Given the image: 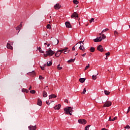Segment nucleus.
Returning <instances> with one entry per match:
<instances>
[{"mask_svg": "<svg viewBox=\"0 0 130 130\" xmlns=\"http://www.w3.org/2000/svg\"><path fill=\"white\" fill-rule=\"evenodd\" d=\"M73 107H69L67 108H64V113L66 114H70V115H72V113H73Z\"/></svg>", "mask_w": 130, "mask_h": 130, "instance_id": "nucleus-2", "label": "nucleus"}, {"mask_svg": "<svg viewBox=\"0 0 130 130\" xmlns=\"http://www.w3.org/2000/svg\"><path fill=\"white\" fill-rule=\"evenodd\" d=\"M7 48H8V49H11V50H13V46L11 45V44H10V43H7Z\"/></svg>", "mask_w": 130, "mask_h": 130, "instance_id": "nucleus-14", "label": "nucleus"}, {"mask_svg": "<svg viewBox=\"0 0 130 130\" xmlns=\"http://www.w3.org/2000/svg\"><path fill=\"white\" fill-rule=\"evenodd\" d=\"M89 67H90V64H88V65L86 66V67L85 68V71H86V70H88V69H89Z\"/></svg>", "mask_w": 130, "mask_h": 130, "instance_id": "nucleus-34", "label": "nucleus"}, {"mask_svg": "<svg viewBox=\"0 0 130 130\" xmlns=\"http://www.w3.org/2000/svg\"><path fill=\"white\" fill-rule=\"evenodd\" d=\"M46 53L44 54V56L45 57H47V56H52L53 54H54L55 52L54 51H52L51 49H49L47 51H46Z\"/></svg>", "mask_w": 130, "mask_h": 130, "instance_id": "nucleus-3", "label": "nucleus"}, {"mask_svg": "<svg viewBox=\"0 0 130 130\" xmlns=\"http://www.w3.org/2000/svg\"><path fill=\"white\" fill-rule=\"evenodd\" d=\"M90 125H88L87 126H86L85 127V130H89V128L90 127Z\"/></svg>", "mask_w": 130, "mask_h": 130, "instance_id": "nucleus-36", "label": "nucleus"}, {"mask_svg": "<svg viewBox=\"0 0 130 130\" xmlns=\"http://www.w3.org/2000/svg\"><path fill=\"white\" fill-rule=\"evenodd\" d=\"M78 17H79V15L76 12L73 13L72 14V15H71L72 19H73L74 18H78Z\"/></svg>", "mask_w": 130, "mask_h": 130, "instance_id": "nucleus-7", "label": "nucleus"}, {"mask_svg": "<svg viewBox=\"0 0 130 130\" xmlns=\"http://www.w3.org/2000/svg\"><path fill=\"white\" fill-rule=\"evenodd\" d=\"M104 93L105 95H109V94H110V92L108 90H104Z\"/></svg>", "mask_w": 130, "mask_h": 130, "instance_id": "nucleus-24", "label": "nucleus"}, {"mask_svg": "<svg viewBox=\"0 0 130 130\" xmlns=\"http://www.w3.org/2000/svg\"><path fill=\"white\" fill-rule=\"evenodd\" d=\"M79 43H82V44H84V43L82 41L79 42Z\"/></svg>", "mask_w": 130, "mask_h": 130, "instance_id": "nucleus-52", "label": "nucleus"}, {"mask_svg": "<svg viewBox=\"0 0 130 130\" xmlns=\"http://www.w3.org/2000/svg\"><path fill=\"white\" fill-rule=\"evenodd\" d=\"M68 100H65V102H67V103H68Z\"/></svg>", "mask_w": 130, "mask_h": 130, "instance_id": "nucleus-56", "label": "nucleus"}, {"mask_svg": "<svg viewBox=\"0 0 130 130\" xmlns=\"http://www.w3.org/2000/svg\"><path fill=\"white\" fill-rule=\"evenodd\" d=\"M86 93V88H85L84 89H83V91H82V94H85Z\"/></svg>", "mask_w": 130, "mask_h": 130, "instance_id": "nucleus-39", "label": "nucleus"}, {"mask_svg": "<svg viewBox=\"0 0 130 130\" xmlns=\"http://www.w3.org/2000/svg\"><path fill=\"white\" fill-rule=\"evenodd\" d=\"M69 52H70V50H69V48H68V47H66L64 49L58 50L57 52L55 54V56H56V57H59V55H60L61 53L67 54V53H69Z\"/></svg>", "mask_w": 130, "mask_h": 130, "instance_id": "nucleus-1", "label": "nucleus"}, {"mask_svg": "<svg viewBox=\"0 0 130 130\" xmlns=\"http://www.w3.org/2000/svg\"><path fill=\"white\" fill-rule=\"evenodd\" d=\"M129 111H130V107H129L128 108L127 111V113H128V112H129Z\"/></svg>", "mask_w": 130, "mask_h": 130, "instance_id": "nucleus-47", "label": "nucleus"}, {"mask_svg": "<svg viewBox=\"0 0 130 130\" xmlns=\"http://www.w3.org/2000/svg\"><path fill=\"white\" fill-rule=\"evenodd\" d=\"M38 105L39 106H41L42 105V101H41V100L39 99L38 100Z\"/></svg>", "mask_w": 130, "mask_h": 130, "instance_id": "nucleus-18", "label": "nucleus"}, {"mask_svg": "<svg viewBox=\"0 0 130 130\" xmlns=\"http://www.w3.org/2000/svg\"><path fill=\"white\" fill-rule=\"evenodd\" d=\"M108 30H109V29L107 28H105V29L102 30V33H104L105 32H107V31H108Z\"/></svg>", "mask_w": 130, "mask_h": 130, "instance_id": "nucleus-31", "label": "nucleus"}, {"mask_svg": "<svg viewBox=\"0 0 130 130\" xmlns=\"http://www.w3.org/2000/svg\"><path fill=\"white\" fill-rule=\"evenodd\" d=\"M49 99H52L53 98H56V95L55 94H51L49 96Z\"/></svg>", "mask_w": 130, "mask_h": 130, "instance_id": "nucleus-17", "label": "nucleus"}, {"mask_svg": "<svg viewBox=\"0 0 130 130\" xmlns=\"http://www.w3.org/2000/svg\"><path fill=\"white\" fill-rule=\"evenodd\" d=\"M117 119V117H115L113 119H112V121H114V120H116V119Z\"/></svg>", "mask_w": 130, "mask_h": 130, "instance_id": "nucleus-42", "label": "nucleus"}, {"mask_svg": "<svg viewBox=\"0 0 130 130\" xmlns=\"http://www.w3.org/2000/svg\"><path fill=\"white\" fill-rule=\"evenodd\" d=\"M92 80H94V81H95V80H96V79H97V75H92Z\"/></svg>", "mask_w": 130, "mask_h": 130, "instance_id": "nucleus-25", "label": "nucleus"}, {"mask_svg": "<svg viewBox=\"0 0 130 130\" xmlns=\"http://www.w3.org/2000/svg\"><path fill=\"white\" fill-rule=\"evenodd\" d=\"M29 92L31 94H35V93H36V91L35 90H30Z\"/></svg>", "mask_w": 130, "mask_h": 130, "instance_id": "nucleus-33", "label": "nucleus"}, {"mask_svg": "<svg viewBox=\"0 0 130 130\" xmlns=\"http://www.w3.org/2000/svg\"><path fill=\"white\" fill-rule=\"evenodd\" d=\"M60 107H61V105L59 104L54 107V109H55V110H59L60 109Z\"/></svg>", "mask_w": 130, "mask_h": 130, "instance_id": "nucleus-8", "label": "nucleus"}, {"mask_svg": "<svg viewBox=\"0 0 130 130\" xmlns=\"http://www.w3.org/2000/svg\"><path fill=\"white\" fill-rule=\"evenodd\" d=\"M85 81H86L85 78H80V79H79V82H80V83H84V82H85Z\"/></svg>", "mask_w": 130, "mask_h": 130, "instance_id": "nucleus-20", "label": "nucleus"}, {"mask_svg": "<svg viewBox=\"0 0 130 130\" xmlns=\"http://www.w3.org/2000/svg\"><path fill=\"white\" fill-rule=\"evenodd\" d=\"M57 70H62V67H60V65L59 64L57 66Z\"/></svg>", "mask_w": 130, "mask_h": 130, "instance_id": "nucleus-26", "label": "nucleus"}, {"mask_svg": "<svg viewBox=\"0 0 130 130\" xmlns=\"http://www.w3.org/2000/svg\"><path fill=\"white\" fill-rule=\"evenodd\" d=\"M38 50L39 51H41V47H39V48H38Z\"/></svg>", "mask_w": 130, "mask_h": 130, "instance_id": "nucleus-49", "label": "nucleus"}, {"mask_svg": "<svg viewBox=\"0 0 130 130\" xmlns=\"http://www.w3.org/2000/svg\"><path fill=\"white\" fill-rule=\"evenodd\" d=\"M105 59H108V58L106 57V58H105Z\"/></svg>", "mask_w": 130, "mask_h": 130, "instance_id": "nucleus-58", "label": "nucleus"}, {"mask_svg": "<svg viewBox=\"0 0 130 130\" xmlns=\"http://www.w3.org/2000/svg\"><path fill=\"white\" fill-rule=\"evenodd\" d=\"M45 45H46L47 47H49V46H50V44H47L46 43H44Z\"/></svg>", "mask_w": 130, "mask_h": 130, "instance_id": "nucleus-41", "label": "nucleus"}, {"mask_svg": "<svg viewBox=\"0 0 130 130\" xmlns=\"http://www.w3.org/2000/svg\"><path fill=\"white\" fill-rule=\"evenodd\" d=\"M40 52H41V53H43L44 51L42 50H41V51H40Z\"/></svg>", "mask_w": 130, "mask_h": 130, "instance_id": "nucleus-53", "label": "nucleus"}, {"mask_svg": "<svg viewBox=\"0 0 130 130\" xmlns=\"http://www.w3.org/2000/svg\"><path fill=\"white\" fill-rule=\"evenodd\" d=\"M59 42V41H58V39H55L53 41V43L55 45H57V44H58Z\"/></svg>", "mask_w": 130, "mask_h": 130, "instance_id": "nucleus-12", "label": "nucleus"}, {"mask_svg": "<svg viewBox=\"0 0 130 130\" xmlns=\"http://www.w3.org/2000/svg\"><path fill=\"white\" fill-rule=\"evenodd\" d=\"M106 56H108L109 55H110V52H107L106 53Z\"/></svg>", "mask_w": 130, "mask_h": 130, "instance_id": "nucleus-45", "label": "nucleus"}, {"mask_svg": "<svg viewBox=\"0 0 130 130\" xmlns=\"http://www.w3.org/2000/svg\"><path fill=\"white\" fill-rule=\"evenodd\" d=\"M52 65V62H51V61L47 62V67H50Z\"/></svg>", "mask_w": 130, "mask_h": 130, "instance_id": "nucleus-23", "label": "nucleus"}, {"mask_svg": "<svg viewBox=\"0 0 130 130\" xmlns=\"http://www.w3.org/2000/svg\"><path fill=\"white\" fill-rule=\"evenodd\" d=\"M81 56H83V57H85V56H86V53L81 55Z\"/></svg>", "mask_w": 130, "mask_h": 130, "instance_id": "nucleus-48", "label": "nucleus"}, {"mask_svg": "<svg viewBox=\"0 0 130 130\" xmlns=\"http://www.w3.org/2000/svg\"><path fill=\"white\" fill-rule=\"evenodd\" d=\"M102 34H103V33H102V32H101V33L99 34V35H102Z\"/></svg>", "mask_w": 130, "mask_h": 130, "instance_id": "nucleus-54", "label": "nucleus"}, {"mask_svg": "<svg viewBox=\"0 0 130 130\" xmlns=\"http://www.w3.org/2000/svg\"><path fill=\"white\" fill-rule=\"evenodd\" d=\"M106 38V36L104 34H102V40H104Z\"/></svg>", "mask_w": 130, "mask_h": 130, "instance_id": "nucleus-32", "label": "nucleus"}, {"mask_svg": "<svg viewBox=\"0 0 130 130\" xmlns=\"http://www.w3.org/2000/svg\"><path fill=\"white\" fill-rule=\"evenodd\" d=\"M50 24H51V22H50V21H49V22Z\"/></svg>", "mask_w": 130, "mask_h": 130, "instance_id": "nucleus-59", "label": "nucleus"}, {"mask_svg": "<svg viewBox=\"0 0 130 130\" xmlns=\"http://www.w3.org/2000/svg\"><path fill=\"white\" fill-rule=\"evenodd\" d=\"M75 59H71L68 61V62H74L75 61Z\"/></svg>", "mask_w": 130, "mask_h": 130, "instance_id": "nucleus-29", "label": "nucleus"}, {"mask_svg": "<svg viewBox=\"0 0 130 130\" xmlns=\"http://www.w3.org/2000/svg\"><path fill=\"white\" fill-rule=\"evenodd\" d=\"M45 66H46V64H44L43 67H41V66L40 67V68L42 71H44V68H45Z\"/></svg>", "mask_w": 130, "mask_h": 130, "instance_id": "nucleus-35", "label": "nucleus"}, {"mask_svg": "<svg viewBox=\"0 0 130 130\" xmlns=\"http://www.w3.org/2000/svg\"><path fill=\"white\" fill-rule=\"evenodd\" d=\"M114 34L115 36H117L118 35L119 33L117 31L114 30Z\"/></svg>", "mask_w": 130, "mask_h": 130, "instance_id": "nucleus-28", "label": "nucleus"}, {"mask_svg": "<svg viewBox=\"0 0 130 130\" xmlns=\"http://www.w3.org/2000/svg\"><path fill=\"white\" fill-rule=\"evenodd\" d=\"M10 45H11V44L13 45V42H11V43H10Z\"/></svg>", "mask_w": 130, "mask_h": 130, "instance_id": "nucleus-55", "label": "nucleus"}, {"mask_svg": "<svg viewBox=\"0 0 130 130\" xmlns=\"http://www.w3.org/2000/svg\"><path fill=\"white\" fill-rule=\"evenodd\" d=\"M28 128L29 130H36V125L32 126V125H30Z\"/></svg>", "mask_w": 130, "mask_h": 130, "instance_id": "nucleus-13", "label": "nucleus"}, {"mask_svg": "<svg viewBox=\"0 0 130 130\" xmlns=\"http://www.w3.org/2000/svg\"><path fill=\"white\" fill-rule=\"evenodd\" d=\"M22 92H23L24 93H29V90L28 89L23 88L22 89Z\"/></svg>", "mask_w": 130, "mask_h": 130, "instance_id": "nucleus-19", "label": "nucleus"}, {"mask_svg": "<svg viewBox=\"0 0 130 130\" xmlns=\"http://www.w3.org/2000/svg\"><path fill=\"white\" fill-rule=\"evenodd\" d=\"M50 18H51V16H50Z\"/></svg>", "mask_w": 130, "mask_h": 130, "instance_id": "nucleus-60", "label": "nucleus"}, {"mask_svg": "<svg viewBox=\"0 0 130 130\" xmlns=\"http://www.w3.org/2000/svg\"><path fill=\"white\" fill-rule=\"evenodd\" d=\"M65 25L67 27V28H71L72 27V25H71V23L70 22L67 21L65 23Z\"/></svg>", "mask_w": 130, "mask_h": 130, "instance_id": "nucleus-11", "label": "nucleus"}, {"mask_svg": "<svg viewBox=\"0 0 130 130\" xmlns=\"http://www.w3.org/2000/svg\"><path fill=\"white\" fill-rule=\"evenodd\" d=\"M109 121H112V118H111V116L109 117Z\"/></svg>", "mask_w": 130, "mask_h": 130, "instance_id": "nucleus-46", "label": "nucleus"}, {"mask_svg": "<svg viewBox=\"0 0 130 130\" xmlns=\"http://www.w3.org/2000/svg\"><path fill=\"white\" fill-rule=\"evenodd\" d=\"M73 3L75 4V5H78L79 4V1L77 0H73Z\"/></svg>", "mask_w": 130, "mask_h": 130, "instance_id": "nucleus-27", "label": "nucleus"}, {"mask_svg": "<svg viewBox=\"0 0 130 130\" xmlns=\"http://www.w3.org/2000/svg\"><path fill=\"white\" fill-rule=\"evenodd\" d=\"M126 54L128 55V53H126L125 54V55H126Z\"/></svg>", "mask_w": 130, "mask_h": 130, "instance_id": "nucleus-57", "label": "nucleus"}, {"mask_svg": "<svg viewBox=\"0 0 130 130\" xmlns=\"http://www.w3.org/2000/svg\"><path fill=\"white\" fill-rule=\"evenodd\" d=\"M92 22H94V18H92L90 20H89V22L90 23H92Z\"/></svg>", "mask_w": 130, "mask_h": 130, "instance_id": "nucleus-40", "label": "nucleus"}, {"mask_svg": "<svg viewBox=\"0 0 130 130\" xmlns=\"http://www.w3.org/2000/svg\"><path fill=\"white\" fill-rule=\"evenodd\" d=\"M31 89H32V86H30L29 87V88H28V90H31Z\"/></svg>", "mask_w": 130, "mask_h": 130, "instance_id": "nucleus-51", "label": "nucleus"}, {"mask_svg": "<svg viewBox=\"0 0 130 130\" xmlns=\"http://www.w3.org/2000/svg\"><path fill=\"white\" fill-rule=\"evenodd\" d=\"M43 97H44V98L47 97V92H46V91H45V90H44V91H43Z\"/></svg>", "mask_w": 130, "mask_h": 130, "instance_id": "nucleus-22", "label": "nucleus"}, {"mask_svg": "<svg viewBox=\"0 0 130 130\" xmlns=\"http://www.w3.org/2000/svg\"><path fill=\"white\" fill-rule=\"evenodd\" d=\"M97 49H98V50H99V51H100L101 52H103V47H102V45H99V46H98Z\"/></svg>", "mask_w": 130, "mask_h": 130, "instance_id": "nucleus-10", "label": "nucleus"}, {"mask_svg": "<svg viewBox=\"0 0 130 130\" xmlns=\"http://www.w3.org/2000/svg\"><path fill=\"white\" fill-rule=\"evenodd\" d=\"M79 49L83 52H85L86 51V49H85V47H84V46H83V45H80V46L79 47Z\"/></svg>", "mask_w": 130, "mask_h": 130, "instance_id": "nucleus-15", "label": "nucleus"}, {"mask_svg": "<svg viewBox=\"0 0 130 130\" xmlns=\"http://www.w3.org/2000/svg\"><path fill=\"white\" fill-rule=\"evenodd\" d=\"M112 104V103H111V102L107 101L104 104L103 107H109L110 106H111Z\"/></svg>", "mask_w": 130, "mask_h": 130, "instance_id": "nucleus-4", "label": "nucleus"}, {"mask_svg": "<svg viewBox=\"0 0 130 130\" xmlns=\"http://www.w3.org/2000/svg\"><path fill=\"white\" fill-rule=\"evenodd\" d=\"M78 123H80V124H86L87 123V121L85 119H79L78 120Z\"/></svg>", "mask_w": 130, "mask_h": 130, "instance_id": "nucleus-5", "label": "nucleus"}, {"mask_svg": "<svg viewBox=\"0 0 130 130\" xmlns=\"http://www.w3.org/2000/svg\"><path fill=\"white\" fill-rule=\"evenodd\" d=\"M89 51H90V52H94V51H95V48L91 47L89 49Z\"/></svg>", "mask_w": 130, "mask_h": 130, "instance_id": "nucleus-21", "label": "nucleus"}, {"mask_svg": "<svg viewBox=\"0 0 130 130\" xmlns=\"http://www.w3.org/2000/svg\"><path fill=\"white\" fill-rule=\"evenodd\" d=\"M72 50H76V48H75V47H73L72 48Z\"/></svg>", "mask_w": 130, "mask_h": 130, "instance_id": "nucleus-50", "label": "nucleus"}, {"mask_svg": "<svg viewBox=\"0 0 130 130\" xmlns=\"http://www.w3.org/2000/svg\"><path fill=\"white\" fill-rule=\"evenodd\" d=\"M60 5L59 4H56L54 6V8L55 9V10H59V9L60 8Z\"/></svg>", "mask_w": 130, "mask_h": 130, "instance_id": "nucleus-9", "label": "nucleus"}, {"mask_svg": "<svg viewBox=\"0 0 130 130\" xmlns=\"http://www.w3.org/2000/svg\"><path fill=\"white\" fill-rule=\"evenodd\" d=\"M51 102H54V101H51V102L49 103V100H48L46 102V103L48 105H49L51 103Z\"/></svg>", "mask_w": 130, "mask_h": 130, "instance_id": "nucleus-30", "label": "nucleus"}, {"mask_svg": "<svg viewBox=\"0 0 130 130\" xmlns=\"http://www.w3.org/2000/svg\"><path fill=\"white\" fill-rule=\"evenodd\" d=\"M39 79L40 80H43L44 78L42 77V76L40 75Z\"/></svg>", "mask_w": 130, "mask_h": 130, "instance_id": "nucleus-43", "label": "nucleus"}, {"mask_svg": "<svg viewBox=\"0 0 130 130\" xmlns=\"http://www.w3.org/2000/svg\"><path fill=\"white\" fill-rule=\"evenodd\" d=\"M98 73L96 74V76H98Z\"/></svg>", "mask_w": 130, "mask_h": 130, "instance_id": "nucleus-61", "label": "nucleus"}, {"mask_svg": "<svg viewBox=\"0 0 130 130\" xmlns=\"http://www.w3.org/2000/svg\"><path fill=\"white\" fill-rule=\"evenodd\" d=\"M124 128H128L129 129L130 128V126L128 125H126V126L124 127Z\"/></svg>", "mask_w": 130, "mask_h": 130, "instance_id": "nucleus-44", "label": "nucleus"}, {"mask_svg": "<svg viewBox=\"0 0 130 130\" xmlns=\"http://www.w3.org/2000/svg\"><path fill=\"white\" fill-rule=\"evenodd\" d=\"M47 29H51V25H50V24H48L47 25Z\"/></svg>", "mask_w": 130, "mask_h": 130, "instance_id": "nucleus-37", "label": "nucleus"}, {"mask_svg": "<svg viewBox=\"0 0 130 130\" xmlns=\"http://www.w3.org/2000/svg\"><path fill=\"white\" fill-rule=\"evenodd\" d=\"M16 29V30H19L18 32H20V30L22 29V23H21L19 25L17 26Z\"/></svg>", "mask_w": 130, "mask_h": 130, "instance_id": "nucleus-16", "label": "nucleus"}, {"mask_svg": "<svg viewBox=\"0 0 130 130\" xmlns=\"http://www.w3.org/2000/svg\"><path fill=\"white\" fill-rule=\"evenodd\" d=\"M93 41L94 42H101V41H102V38L101 36L97 37L95 39L93 40Z\"/></svg>", "mask_w": 130, "mask_h": 130, "instance_id": "nucleus-6", "label": "nucleus"}, {"mask_svg": "<svg viewBox=\"0 0 130 130\" xmlns=\"http://www.w3.org/2000/svg\"><path fill=\"white\" fill-rule=\"evenodd\" d=\"M30 75H32V76H34V75H35V71H32V72H30V73H29Z\"/></svg>", "mask_w": 130, "mask_h": 130, "instance_id": "nucleus-38", "label": "nucleus"}, {"mask_svg": "<svg viewBox=\"0 0 130 130\" xmlns=\"http://www.w3.org/2000/svg\"><path fill=\"white\" fill-rule=\"evenodd\" d=\"M46 88H48V86H46Z\"/></svg>", "mask_w": 130, "mask_h": 130, "instance_id": "nucleus-62", "label": "nucleus"}]
</instances>
